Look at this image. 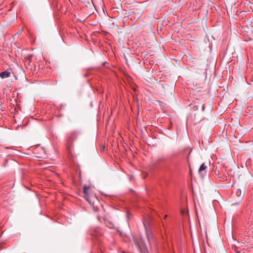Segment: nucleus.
<instances>
[{
  "label": "nucleus",
  "instance_id": "7",
  "mask_svg": "<svg viewBox=\"0 0 253 253\" xmlns=\"http://www.w3.org/2000/svg\"><path fill=\"white\" fill-rule=\"evenodd\" d=\"M207 169V166L205 165V163L202 164L199 169V172L201 175H202V172L204 171H205L206 169Z\"/></svg>",
  "mask_w": 253,
  "mask_h": 253
},
{
  "label": "nucleus",
  "instance_id": "9",
  "mask_svg": "<svg viewBox=\"0 0 253 253\" xmlns=\"http://www.w3.org/2000/svg\"><path fill=\"white\" fill-rule=\"evenodd\" d=\"M32 57V55H30L27 58L28 60H29L30 61Z\"/></svg>",
  "mask_w": 253,
  "mask_h": 253
},
{
  "label": "nucleus",
  "instance_id": "6",
  "mask_svg": "<svg viewBox=\"0 0 253 253\" xmlns=\"http://www.w3.org/2000/svg\"><path fill=\"white\" fill-rule=\"evenodd\" d=\"M144 225L145 227L146 228V235H147L148 239L149 240V241H150V240H151L153 238V235L152 234L151 231L150 230L148 229L146 227V226H145V225L144 224Z\"/></svg>",
  "mask_w": 253,
  "mask_h": 253
},
{
  "label": "nucleus",
  "instance_id": "4",
  "mask_svg": "<svg viewBox=\"0 0 253 253\" xmlns=\"http://www.w3.org/2000/svg\"><path fill=\"white\" fill-rule=\"evenodd\" d=\"M10 75V70L7 69L0 73V77L2 79L8 78Z\"/></svg>",
  "mask_w": 253,
  "mask_h": 253
},
{
  "label": "nucleus",
  "instance_id": "3",
  "mask_svg": "<svg viewBox=\"0 0 253 253\" xmlns=\"http://www.w3.org/2000/svg\"><path fill=\"white\" fill-rule=\"evenodd\" d=\"M135 245L139 249L140 252H145V246L143 240L141 238H133Z\"/></svg>",
  "mask_w": 253,
  "mask_h": 253
},
{
  "label": "nucleus",
  "instance_id": "2",
  "mask_svg": "<svg viewBox=\"0 0 253 253\" xmlns=\"http://www.w3.org/2000/svg\"><path fill=\"white\" fill-rule=\"evenodd\" d=\"M90 235L92 238V240L95 243H98L100 244L101 242V237L102 234L100 231L98 230H95L90 233Z\"/></svg>",
  "mask_w": 253,
  "mask_h": 253
},
{
  "label": "nucleus",
  "instance_id": "11",
  "mask_svg": "<svg viewBox=\"0 0 253 253\" xmlns=\"http://www.w3.org/2000/svg\"><path fill=\"white\" fill-rule=\"evenodd\" d=\"M40 149H41V150H42L43 153H44L45 151H44V150L42 148H40Z\"/></svg>",
  "mask_w": 253,
  "mask_h": 253
},
{
  "label": "nucleus",
  "instance_id": "15",
  "mask_svg": "<svg viewBox=\"0 0 253 253\" xmlns=\"http://www.w3.org/2000/svg\"><path fill=\"white\" fill-rule=\"evenodd\" d=\"M167 215H165V218H166L167 217Z\"/></svg>",
  "mask_w": 253,
  "mask_h": 253
},
{
  "label": "nucleus",
  "instance_id": "16",
  "mask_svg": "<svg viewBox=\"0 0 253 253\" xmlns=\"http://www.w3.org/2000/svg\"><path fill=\"white\" fill-rule=\"evenodd\" d=\"M105 62L103 63V65H105Z\"/></svg>",
  "mask_w": 253,
  "mask_h": 253
},
{
  "label": "nucleus",
  "instance_id": "1",
  "mask_svg": "<svg viewBox=\"0 0 253 253\" xmlns=\"http://www.w3.org/2000/svg\"><path fill=\"white\" fill-rule=\"evenodd\" d=\"M80 132L78 130H73L69 132L66 136L65 146L68 155L73 157L74 142L78 138Z\"/></svg>",
  "mask_w": 253,
  "mask_h": 253
},
{
  "label": "nucleus",
  "instance_id": "12",
  "mask_svg": "<svg viewBox=\"0 0 253 253\" xmlns=\"http://www.w3.org/2000/svg\"><path fill=\"white\" fill-rule=\"evenodd\" d=\"M22 30H20V31L18 32V33H17V34H21V32H22Z\"/></svg>",
  "mask_w": 253,
  "mask_h": 253
},
{
  "label": "nucleus",
  "instance_id": "10",
  "mask_svg": "<svg viewBox=\"0 0 253 253\" xmlns=\"http://www.w3.org/2000/svg\"><path fill=\"white\" fill-rule=\"evenodd\" d=\"M108 226L109 228H113V225H112L110 224V225H108Z\"/></svg>",
  "mask_w": 253,
  "mask_h": 253
},
{
  "label": "nucleus",
  "instance_id": "13",
  "mask_svg": "<svg viewBox=\"0 0 253 253\" xmlns=\"http://www.w3.org/2000/svg\"><path fill=\"white\" fill-rule=\"evenodd\" d=\"M204 109H205V106L203 105V106H202V111H204Z\"/></svg>",
  "mask_w": 253,
  "mask_h": 253
},
{
  "label": "nucleus",
  "instance_id": "5",
  "mask_svg": "<svg viewBox=\"0 0 253 253\" xmlns=\"http://www.w3.org/2000/svg\"><path fill=\"white\" fill-rule=\"evenodd\" d=\"M90 189V187L89 186H84V193L85 195V197L86 198V200L89 202V199L88 198V191Z\"/></svg>",
  "mask_w": 253,
  "mask_h": 253
},
{
  "label": "nucleus",
  "instance_id": "8",
  "mask_svg": "<svg viewBox=\"0 0 253 253\" xmlns=\"http://www.w3.org/2000/svg\"><path fill=\"white\" fill-rule=\"evenodd\" d=\"M241 190H238L237 191H236V194L237 196H239L240 194H241Z\"/></svg>",
  "mask_w": 253,
  "mask_h": 253
},
{
  "label": "nucleus",
  "instance_id": "14",
  "mask_svg": "<svg viewBox=\"0 0 253 253\" xmlns=\"http://www.w3.org/2000/svg\"><path fill=\"white\" fill-rule=\"evenodd\" d=\"M122 253H126L124 251H122Z\"/></svg>",
  "mask_w": 253,
  "mask_h": 253
}]
</instances>
